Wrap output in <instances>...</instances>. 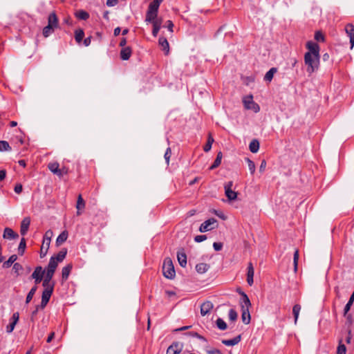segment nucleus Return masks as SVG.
<instances>
[{"instance_id":"a19ab883","label":"nucleus","mask_w":354,"mask_h":354,"mask_svg":"<svg viewBox=\"0 0 354 354\" xmlns=\"http://www.w3.org/2000/svg\"><path fill=\"white\" fill-rule=\"evenodd\" d=\"M26 239L22 238L19 245L18 251L20 255H23L26 249Z\"/></svg>"},{"instance_id":"2eb2a0df","label":"nucleus","mask_w":354,"mask_h":354,"mask_svg":"<svg viewBox=\"0 0 354 354\" xmlns=\"http://www.w3.org/2000/svg\"><path fill=\"white\" fill-rule=\"evenodd\" d=\"M30 218L29 217H25L22 220L21 223V230H20V232H21V235L24 236L27 233L29 226H30Z\"/></svg>"},{"instance_id":"6ab92c4d","label":"nucleus","mask_w":354,"mask_h":354,"mask_svg":"<svg viewBox=\"0 0 354 354\" xmlns=\"http://www.w3.org/2000/svg\"><path fill=\"white\" fill-rule=\"evenodd\" d=\"M59 165L57 162H50L48 165V168L52 171L53 174L62 176L63 173H61V169L59 168Z\"/></svg>"},{"instance_id":"20e7f679","label":"nucleus","mask_w":354,"mask_h":354,"mask_svg":"<svg viewBox=\"0 0 354 354\" xmlns=\"http://www.w3.org/2000/svg\"><path fill=\"white\" fill-rule=\"evenodd\" d=\"M243 103L245 109L252 110L254 113H258L260 111V106L253 100L252 95L243 97Z\"/></svg>"},{"instance_id":"a878e982","label":"nucleus","mask_w":354,"mask_h":354,"mask_svg":"<svg viewBox=\"0 0 354 354\" xmlns=\"http://www.w3.org/2000/svg\"><path fill=\"white\" fill-rule=\"evenodd\" d=\"M67 238H68V232L64 230L57 238V239H56L57 245L59 246V245H62L63 243H64L67 240Z\"/></svg>"},{"instance_id":"6e6d98bb","label":"nucleus","mask_w":354,"mask_h":354,"mask_svg":"<svg viewBox=\"0 0 354 354\" xmlns=\"http://www.w3.org/2000/svg\"><path fill=\"white\" fill-rule=\"evenodd\" d=\"M207 239V236L205 235H198L194 237V241L197 243L202 242Z\"/></svg>"},{"instance_id":"1a4fd4ad","label":"nucleus","mask_w":354,"mask_h":354,"mask_svg":"<svg viewBox=\"0 0 354 354\" xmlns=\"http://www.w3.org/2000/svg\"><path fill=\"white\" fill-rule=\"evenodd\" d=\"M345 31L350 38L351 48L354 46V26L352 24H348L345 26Z\"/></svg>"},{"instance_id":"b1692460","label":"nucleus","mask_w":354,"mask_h":354,"mask_svg":"<svg viewBox=\"0 0 354 354\" xmlns=\"http://www.w3.org/2000/svg\"><path fill=\"white\" fill-rule=\"evenodd\" d=\"M209 265L204 263H201L196 264V270L199 274H203L205 273L209 269Z\"/></svg>"},{"instance_id":"bf43d9fd","label":"nucleus","mask_w":354,"mask_h":354,"mask_svg":"<svg viewBox=\"0 0 354 354\" xmlns=\"http://www.w3.org/2000/svg\"><path fill=\"white\" fill-rule=\"evenodd\" d=\"M353 305V303H351L349 301L347 302L346 304L344 309V315L346 316L348 313V312L350 310L351 306Z\"/></svg>"},{"instance_id":"4468645a","label":"nucleus","mask_w":354,"mask_h":354,"mask_svg":"<svg viewBox=\"0 0 354 354\" xmlns=\"http://www.w3.org/2000/svg\"><path fill=\"white\" fill-rule=\"evenodd\" d=\"M254 274V270L253 265L251 262L248 263V273H247V282L249 286H252L254 283L253 277Z\"/></svg>"},{"instance_id":"338daca9","label":"nucleus","mask_w":354,"mask_h":354,"mask_svg":"<svg viewBox=\"0 0 354 354\" xmlns=\"http://www.w3.org/2000/svg\"><path fill=\"white\" fill-rule=\"evenodd\" d=\"M15 192L17 194H20L22 192V185L21 184H17L15 187Z\"/></svg>"},{"instance_id":"79ce46f5","label":"nucleus","mask_w":354,"mask_h":354,"mask_svg":"<svg viewBox=\"0 0 354 354\" xmlns=\"http://www.w3.org/2000/svg\"><path fill=\"white\" fill-rule=\"evenodd\" d=\"M245 161L248 163V169H249L251 174H253L255 172V169H256L254 162L248 158H245Z\"/></svg>"},{"instance_id":"ea45409f","label":"nucleus","mask_w":354,"mask_h":354,"mask_svg":"<svg viewBox=\"0 0 354 354\" xmlns=\"http://www.w3.org/2000/svg\"><path fill=\"white\" fill-rule=\"evenodd\" d=\"M37 286H33L30 290L29 291V292L28 293L27 295V297H26V304H28L31 299H32L34 295L35 294L36 291H37Z\"/></svg>"},{"instance_id":"4be33fe9","label":"nucleus","mask_w":354,"mask_h":354,"mask_svg":"<svg viewBox=\"0 0 354 354\" xmlns=\"http://www.w3.org/2000/svg\"><path fill=\"white\" fill-rule=\"evenodd\" d=\"M75 16L80 20H87L90 15L89 13L84 10H78L75 12Z\"/></svg>"},{"instance_id":"f257e3e1","label":"nucleus","mask_w":354,"mask_h":354,"mask_svg":"<svg viewBox=\"0 0 354 354\" xmlns=\"http://www.w3.org/2000/svg\"><path fill=\"white\" fill-rule=\"evenodd\" d=\"M308 51L304 55V63L307 66L306 71L310 75L319 69L320 62V48L317 43L308 41L306 44Z\"/></svg>"},{"instance_id":"e433bc0d","label":"nucleus","mask_w":354,"mask_h":354,"mask_svg":"<svg viewBox=\"0 0 354 354\" xmlns=\"http://www.w3.org/2000/svg\"><path fill=\"white\" fill-rule=\"evenodd\" d=\"M66 253L67 252L66 250H62L59 251V253L54 257L55 258V261H57V263L62 262L65 259Z\"/></svg>"},{"instance_id":"39448f33","label":"nucleus","mask_w":354,"mask_h":354,"mask_svg":"<svg viewBox=\"0 0 354 354\" xmlns=\"http://www.w3.org/2000/svg\"><path fill=\"white\" fill-rule=\"evenodd\" d=\"M53 236V231L48 230L46 232L45 235L44 236L43 243L40 250V257L43 258L47 254L48 250L50 246V239Z\"/></svg>"},{"instance_id":"6e6552de","label":"nucleus","mask_w":354,"mask_h":354,"mask_svg":"<svg viewBox=\"0 0 354 354\" xmlns=\"http://www.w3.org/2000/svg\"><path fill=\"white\" fill-rule=\"evenodd\" d=\"M45 273V271L43 270L41 266H37L35 271L32 272L31 277L35 279V282L36 284L39 283L43 278V276Z\"/></svg>"},{"instance_id":"dca6fc26","label":"nucleus","mask_w":354,"mask_h":354,"mask_svg":"<svg viewBox=\"0 0 354 354\" xmlns=\"http://www.w3.org/2000/svg\"><path fill=\"white\" fill-rule=\"evenodd\" d=\"M177 259L180 266L183 268H185L187 266V255L183 250L178 252Z\"/></svg>"},{"instance_id":"603ef678","label":"nucleus","mask_w":354,"mask_h":354,"mask_svg":"<svg viewBox=\"0 0 354 354\" xmlns=\"http://www.w3.org/2000/svg\"><path fill=\"white\" fill-rule=\"evenodd\" d=\"M19 313L17 312V313H13L10 321L12 322V323H14L16 325L19 321Z\"/></svg>"},{"instance_id":"5701e85b","label":"nucleus","mask_w":354,"mask_h":354,"mask_svg":"<svg viewBox=\"0 0 354 354\" xmlns=\"http://www.w3.org/2000/svg\"><path fill=\"white\" fill-rule=\"evenodd\" d=\"M241 339V336L239 335L231 339H223L222 343L225 346H234L237 344Z\"/></svg>"},{"instance_id":"13d9d810","label":"nucleus","mask_w":354,"mask_h":354,"mask_svg":"<svg viewBox=\"0 0 354 354\" xmlns=\"http://www.w3.org/2000/svg\"><path fill=\"white\" fill-rule=\"evenodd\" d=\"M63 23L67 24L69 26H73V21L70 17H65L63 20Z\"/></svg>"},{"instance_id":"69168bd1","label":"nucleus","mask_w":354,"mask_h":354,"mask_svg":"<svg viewBox=\"0 0 354 354\" xmlns=\"http://www.w3.org/2000/svg\"><path fill=\"white\" fill-rule=\"evenodd\" d=\"M91 36H89V37H86L84 41H83V44L85 46H88L90 44H91Z\"/></svg>"},{"instance_id":"4c0bfd02","label":"nucleus","mask_w":354,"mask_h":354,"mask_svg":"<svg viewBox=\"0 0 354 354\" xmlns=\"http://www.w3.org/2000/svg\"><path fill=\"white\" fill-rule=\"evenodd\" d=\"M314 38L318 42L325 41V36L321 30H317L315 32Z\"/></svg>"},{"instance_id":"052dcab7","label":"nucleus","mask_w":354,"mask_h":354,"mask_svg":"<svg viewBox=\"0 0 354 354\" xmlns=\"http://www.w3.org/2000/svg\"><path fill=\"white\" fill-rule=\"evenodd\" d=\"M213 248L216 251H220L223 248V243L214 242L213 243Z\"/></svg>"},{"instance_id":"8fccbe9b","label":"nucleus","mask_w":354,"mask_h":354,"mask_svg":"<svg viewBox=\"0 0 354 354\" xmlns=\"http://www.w3.org/2000/svg\"><path fill=\"white\" fill-rule=\"evenodd\" d=\"M346 348L344 344H340L337 349V354H346Z\"/></svg>"},{"instance_id":"3c124183","label":"nucleus","mask_w":354,"mask_h":354,"mask_svg":"<svg viewBox=\"0 0 354 354\" xmlns=\"http://www.w3.org/2000/svg\"><path fill=\"white\" fill-rule=\"evenodd\" d=\"M171 149L169 147H168L165 151V161L167 162V165H169V159H170V157H171Z\"/></svg>"},{"instance_id":"09e8293b","label":"nucleus","mask_w":354,"mask_h":354,"mask_svg":"<svg viewBox=\"0 0 354 354\" xmlns=\"http://www.w3.org/2000/svg\"><path fill=\"white\" fill-rule=\"evenodd\" d=\"M12 269L17 274H19V272L23 270V267L19 263H15L13 265Z\"/></svg>"},{"instance_id":"423d86ee","label":"nucleus","mask_w":354,"mask_h":354,"mask_svg":"<svg viewBox=\"0 0 354 354\" xmlns=\"http://www.w3.org/2000/svg\"><path fill=\"white\" fill-rule=\"evenodd\" d=\"M216 226L217 221L215 218H212L205 221L199 227V231L201 232H205L214 229Z\"/></svg>"},{"instance_id":"e2e57ef3","label":"nucleus","mask_w":354,"mask_h":354,"mask_svg":"<svg viewBox=\"0 0 354 354\" xmlns=\"http://www.w3.org/2000/svg\"><path fill=\"white\" fill-rule=\"evenodd\" d=\"M118 3V0H106V6L109 7L114 6Z\"/></svg>"},{"instance_id":"37998d69","label":"nucleus","mask_w":354,"mask_h":354,"mask_svg":"<svg viewBox=\"0 0 354 354\" xmlns=\"http://www.w3.org/2000/svg\"><path fill=\"white\" fill-rule=\"evenodd\" d=\"M213 142H214V138L209 135V136L208 137L207 143L205 144V145L204 146V148H203V149L205 152H207L211 149Z\"/></svg>"},{"instance_id":"9d476101","label":"nucleus","mask_w":354,"mask_h":354,"mask_svg":"<svg viewBox=\"0 0 354 354\" xmlns=\"http://www.w3.org/2000/svg\"><path fill=\"white\" fill-rule=\"evenodd\" d=\"M48 25L52 26L55 28H59V19L55 11L49 14L48 17Z\"/></svg>"},{"instance_id":"cd10ccee","label":"nucleus","mask_w":354,"mask_h":354,"mask_svg":"<svg viewBox=\"0 0 354 354\" xmlns=\"http://www.w3.org/2000/svg\"><path fill=\"white\" fill-rule=\"evenodd\" d=\"M249 149L252 153H257L259 149V142L257 139L252 140L250 143Z\"/></svg>"},{"instance_id":"72a5a7b5","label":"nucleus","mask_w":354,"mask_h":354,"mask_svg":"<svg viewBox=\"0 0 354 354\" xmlns=\"http://www.w3.org/2000/svg\"><path fill=\"white\" fill-rule=\"evenodd\" d=\"M162 1L163 0H153L149 3L148 8L153 10L158 11L160 5L162 2Z\"/></svg>"},{"instance_id":"7c9ffc66","label":"nucleus","mask_w":354,"mask_h":354,"mask_svg":"<svg viewBox=\"0 0 354 354\" xmlns=\"http://www.w3.org/2000/svg\"><path fill=\"white\" fill-rule=\"evenodd\" d=\"M222 158H223V153L221 151H219L217 153L216 158L214 163L211 165L209 169H214L218 167L221 165Z\"/></svg>"},{"instance_id":"58836bf2","label":"nucleus","mask_w":354,"mask_h":354,"mask_svg":"<svg viewBox=\"0 0 354 354\" xmlns=\"http://www.w3.org/2000/svg\"><path fill=\"white\" fill-rule=\"evenodd\" d=\"M151 24L153 25L152 35L153 37H156L158 35L159 30L162 28V26H160L159 24V22H156V21L151 23Z\"/></svg>"},{"instance_id":"393cba45","label":"nucleus","mask_w":354,"mask_h":354,"mask_svg":"<svg viewBox=\"0 0 354 354\" xmlns=\"http://www.w3.org/2000/svg\"><path fill=\"white\" fill-rule=\"evenodd\" d=\"M277 72V68H271L265 75L264 80L267 82H271L273 79L274 75Z\"/></svg>"},{"instance_id":"9b49d317","label":"nucleus","mask_w":354,"mask_h":354,"mask_svg":"<svg viewBox=\"0 0 354 354\" xmlns=\"http://www.w3.org/2000/svg\"><path fill=\"white\" fill-rule=\"evenodd\" d=\"M158 11L147 9L145 16V22L153 23L158 17Z\"/></svg>"},{"instance_id":"bb28decb","label":"nucleus","mask_w":354,"mask_h":354,"mask_svg":"<svg viewBox=\"0 0 354 354\" xmlns=\"http://www.w3.org/2000/svg\"><path fill=\"white\" fill-rule=\"evenodd\" d=\"M53 288H49L48 289H44L42 292L41 299L44 300V302H48L50 298V296L53 293Z\"/></svg>"},{"instance_id":"0e129e2a","label":"nucleus","mask_w":354,"mask_h":354,"mask_svg":"<svg viewBox=\"0 0 354 354\" xmlns=\"http://www.w3.org/2000/svg\"><path fill=\"white\" fill-rule=\"evenodd\" d=\"M266 167V161L265 160H263L261 161V165L259 167V171L261 173H263L265 171Z\"/></svg>"},{"instance_id":"ddd939ff","label":"nucleus","mask_w":354,"mask_h":354,"mask_svg":"<svg viewBox=\"0 0 354 354\" xmlns=\"http://www.w3.org/2000/svg\"><path fill=\"white\" fill-rule=\"evenodd\" d=\"M213 308V304L211 301H207L202 304L201 306V314L202 316H205L208 314Z\"/></svg>"},{"instance_id":"774afa93","label":"nucleus","mask_w":354,"mask_h":354,"mask_svg":"<svg viewBox=\"0 0 354 354\" xmlns=\"http://www.w3.org/2000/svg\"><path fill=\"white\" fill-rule=\"evenodd\" d=\"M207 354H222L220 350L218 349H212L209 351H207Z\"/></svg>"},{"instance_id":"c85d7f7f","label":"nucleus","mask_w":354,"mask_h":354,"mask_svg":"<svg viewBox=\"0 0 354 354\" xmlns=\"http://www.w3.org/2000/svg\"><path fill=\"white\" fill-rule=\"evenodd\" d=\"M71 270H72L71 264H68L62 268V279L66 280L68 278V276L70 274Z\"/></svg>"},{"instance_id":"c756f323","label":"nucleus","mask_w":354,"mask_h":354,"mask_svg":"<svg viewBox=\"0 0 354 354\" xmlns=\"http://www.w3.org/2000/svg\"><path fill=\"white\" fill-rule=\"evenodd\" d=\"M56 28H54L53 26H50V25H47L44 28H43V30H42V34L44 35V37H49L52 33L54 32Z\"/></svg>"},{"instance_id":"5fc2aeb1","label":"nucleus","mask_w":354,"mask_h":354,"mask_svg":"<svg viewBox=\"0 0 354 354\" xmlns=\"http://www.w3.org/2000/svg\"><path fill=\"white\" fill-rule=\"evenodd\" d=\"M54 273H55V272H53V271L46 270L44 279L51 281Z\"/></svg>"},{"instance_id":"f3484780","label":"nucleus","mask_w":354,"mask_h":354,"mask_svg":"<svg viewBox=\"0 0 354 354\" xmlns=\"http://www.w3.org/2000/svg\"><path fill=\"white\" fill-rule=\"evenodd\" d=\"M158 44L162 47V50L165 51V54L167 55L169 52V44L167 39L164 37H160Z\"/></svg>"},{"instance_id":"0eeeda50","label":"nucleus","mask_w":354,"mask_h":354,"mask_svg":"<svg viewBox=\"0 0 354 354\" xmlns=\"http://www.w3.org/2000/svg\"><path fill=\"white\" fill-rule=\"evenodd\" d=\"M232 181H229L224 185L225 196L230 201L235 200L237 198V193L232 189Z\"/></svg>"},{"instance_id":"2f4dec72","label":"nucleus","mask_w":354,"mask_h":354,"mask_svg":"<svg viewBox=\"0 0 354 354\" xmlns=\"http://www.w3.org/2000/svg\"><path fill=\"white\" fill-rule=\"evenodd\" d=\"M84 37V32L82 28H79L75 31V39L77 43H80Z\"/></svg>"},{"instance_id":"f8f14e48","label":"nucleus","mask_w":354,"mask_h":354,"mask_svg":"<svg viewBox=\"0 0 354 354\" xmlns=\"http://www.w3.org/2000/svg\"><path fill=\"white\" fill-rule=\"evenodd\" d=\"M132 54V49L130 46L122 48L120 50V58L124 61L129 60Z\"/></svg>"},{"instance_id":"412c9836","label":"nucleus","mask_w":354,"mask_h":354,"mask_svg":"<svg viewBox=\"0 0 354 354\" xmlns=\"http://www.w3.org/2000/svg\"><path fill=\"white\" fill-rule=\"evenodd\" d=\"M3 236L4 239H14L18 237V234L15 233L11 228L6 227L4 230Z\"/></svg>"},{"instance_id":"680f3d73","label":"nucleus","mask_w":354,"mask_h":354,"mask_svg":"<svg viewBox=\"0 0 354 354\" xmlns=\"http://www.w3.org/2000/svg\"><path fill=\"white\" fill-rule=\"evenodd\" d=\"M166 23H167L166 27L167 28L169 31H170L171 32H174V30H173V28H174L173 22L171 20H168V21H167Z\"/></svg>"},{"instance_id":"49530a36","label":"nucleus","mask_w":354,"mask_h":354,"mask_svg":"<svg viewBox=\"0 0 354 354\" xmlns=\"http://www.w3.org/2000/svg\"><path fill=\"white\" fill-rule=\"evenodd\" d=\"M298 260H299V251H298V250H296L294 252V257H293L294 269H295V272L297 270Z\"/></svg>"},{"instance_id":"7ed1b4c3","label":"nucleus","mask_w":354,"mask_h":354,"mask_svg":"<svg viewBox=\"0 0 354 354\" xmlns=\"http://www.w3.org/2000/svg\"><path fill=\"white\" fill-rule=\"evenodd\" d=\"M162 272L163 275L167 279H174L176 272L174 270V266L173 265V262L171 259L169 257L165 259L163 265H162Z\"/></svg>"},{"instance_id":"de8ad7c7","label":"nucleus","mask_w":354,"mask_h":354,"mask_svg":"<svg viewBox=\"0 0 354 354\" xmlns=\"http://www.w3.org/2000/svg\"><path fill=\"white\" fill-rule=\"evenodd\" d=\"M237 313L234 309H230L229 311V319L230 320L234 322L237 319Z\"/></svg>"},{"instance_id":"c03bdc74","label":"nucleus","mask_w":354,"mask_h":354,"mask_svg":"<svg viewBox=\"0 0 354 354\" xmlns=\"http://www.w3.org/2000/svg\"><path fill=\"white\" fill-rule=\"evenodd\" d=\"M216 324L220 330H224L227 328L226 323L221 318H218Z\"/></svg>"},{"instance_id":"c9c22d12","label":"nucleus","mask_w":354,"mask_h":354,"mask_svg":"<svg viewBox=\"0 0 354 354\" xmlns=\"http://www.w3.org/2000/svg\"><path fill=\"white\" fill-rule=\"evenodd\" d=\"M300 310L301 306L299 304H295L292 308V313L295 317V324H297Z\"/></svg>"},{"instance_id":"4d7b16f0","label":"nucleus","mask_w":354,"mask_h":354,"mask_svg":"<svg viewBox=\"0 0 354 354\" xmlns=\"http://www.w3.org/2000/svg\"><path fill=\"white\" fill-rule=\"evenodd\" d=\"M15 326L16 325L14 323H12V322H10V323L6 327V332L8 333H11L13 331Z\"/></svg>"},{"instance_id":"a211bd4d","label":"nucleus","mask_w":354,"mask_h":354,"mask_svg":"<svg viewBox=\"0 0 354 354\" xmlns=\"http://www.w3.org/2000/svg\"><path fill=\"white\" fill-rule=\"evenodd\" d=\"M180 351L181 347L180 346L179 344L175 342L168 347L167 350V354H178L180 353Z\"/></svg>"},{"instance_id":"864d4df0","label":"nucleus","mask_w":354,"mask_h":354,"mask_svg":"<svg viewBox=\"0 0 354 354\" xmlns=\"http://www.w3.org/2000/svg\"><path fill=\"white\" fill-rule=\"evenodd\" d=\"M42 285L45 289H48L49 288H53V284L51 283L50 281L46 279H44Z\"/></svg>"},{"instance_id":"a18cd8bd","label":"nucleus","mask_w":354,"mask_h":354,"mask_svg":"<svg viewBox=\"0 0 354 354\" xmlns=\"http://www.w3.org/2000/svg\"><path fill=\"white\" fill-rule=\"evenodd\" d=\"M10 149V145L7 141L1 140L0 141V151H8Z\"/></svg>"},{"instance_id":"473e14b6","label":"nucleus","mask_w":354,"mask_h":354,"mask_svg":"<svg viewBox=\"0 0 354 354\" xmlns=\"http://www.w3.org/2000/svg\"><path fill=\"white\" fill-rule=\"evenodd\" d=\"M17 259V257L16 254H12L11 255L8 260L5 261L3 263V268H10L12 264Z\"/></svg>"},{"instance_id":"f03ea898","label":"nucleus","mask_w":354,"mask_h":354,"mask_svg":"<svg viewBox=\"0 0 354 354\" xmlns=\"http://www.w3.org/2000/svg\"><path fill=\"white\" fill-rule=\"evenodd\" d=\"M241 298L240 301V305L241 308V319L244 324H248L250 322V314L249 309L251 306V302L248 295L243 292H241Z\"/></svg>"},{"instance_id":"f704fd0d","label":"nucleus","mask_w":354,"mask_h":354,"mask_svg":"<svg viewBox=\"0 0 354 354\" xmlns=\"http://www.w3.org/2000/svg\"><path fill=\"white\" fill-rule=\"evenodd\" d=\"M57 265H58V263H57V261H55V258L54 257H52L48 263L47 270L55 272L57 267Z\"/></svg>"},{"instance_id":"aec40b11","label":"nucleus","mask_w":354,"mask_h":354,"mask_svg":"<svg viewBox=\"0 0 354 354\" xmlns=\"http://www.w3.org/2000/svg\"><path fill=\"white\" fill-rule=\"evenodd\" d=\"M85 207V202L83 200L82 195L80 194L77 197V201L76 205L77 215L80 216L82 214V210Z\"/></svg>"}]
</instances>
